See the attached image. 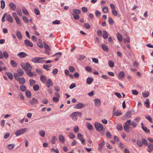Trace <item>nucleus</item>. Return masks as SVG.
Listing matches in <instances>:
<instances>
[{
  "instance_id": "c756f323",
  "label": "nucleus",
  "mask_w": 153,
  "mask_h": 153,
  "mask_svg": "<svg viewBox=\"0 0 153 153\" xmlns=\"http://www.w3.org/2000/svg\"><path fill=\"white\" fill-rule=\"evenodd\" d=\"M117 37L118 40L121 42L122 41V36L120 33H118L117 34Z\"/></svg>"
},
{
  "instance_id": "cd10ccee",
  "label": "nucleus",
  "mask_w": 153,
  "mask_h": 153,
  "mask_svg": "<svg viewBox=\"0 0 153 153\" xmlns=\"http://www.w3.org/2000/svg\"><path fill=\"white\" fill-rule=\"evenodd\" d=\"M16 10V12L18 15L19 16H21L22 14L21 9L19 7H17Z\"/></svg>"
},
{
  "instance_id": "a878e982",
  "label": "nucleus",
  "mask_w": 153,
  "mask_h": 153,
  "mask_svg": "<svg viewBox=\"0 0 153 153\" xmlns=\"http://www.w3.org/2000/svg\"><path fill=\"white\" fill-rule=\"evenodd\" d=\"M25 94L26 96L28 98H30L31 97V94L30 91L28 90H26L25 92Z\"/></svg>"
},
{
  "instance_id": "f8f14e48",
  "label": "nucleus",
  "mask_w": 153,
  "mask_h": 153,
  "mask_svg": "<svg viewBox=\"0 0 153 153\" xmlns=\"http://www.w3.org/2000/svg\"><path fill=\"white\" fill-rule=\"evenodd\" d=\"M17 56L20 58H24L26 56L27 54L24 52H21L19 53Z\"/></svg>"
},
{
  "instance_id": "4be33fe9",
  "label": "nucleus",
  "mask_w": 153,
  "mask_h": 153,
  "mask_svg": "<svg viewBox=\"0 0 153 153\" xmlns=\"http://www.w3.org/2000/svg\"><path fill=\"white\" fill-rule=\"evenodd\" d=\"M101 47L102 49L105 51L108 52L109 49L108 47L105 44H102L101 45Z\"/></svg>"
},
{
  "instance_id": "58836bf2",
  "label": "nucleus",
  "mask_w": 153,
  "mask_h": 153,
  "mask_svg": "<svg viewBox=\"0 0 153 153\" xmlns=\"http://www.w3.org/2000/svg\"><path fill=\"white\" fill-rule=\"evenodd\" d=\"M1 9H3L5 7V1L3 0L1 1Z\"/></svg>"
},
{
  "instance_id": "9b49d317",
  "label": "nucleus",
  "mask_w": 153,
  "mask_h": 153,
  "mask_svg": "<svg viewBox=\"0 0 153 153\" xmlns=\"http://www.w3.org/2000/svg\"><path fill=\"white\" fill-rule=\"evenodd\" d=\"M94 101L96 106H100L101 102L100 100L98 99H95L94 100Z\"/></svg>"
},
{
  "instance_id": "f704fd0d",
  "label": "nucleus",
  "mask_w": 153,
  "mask_h": 153,
  "mask_svg": "<svg viewBox=\"0 0 153 153\" xmlns=\"http://www.w3.org/2000/svg\"><path fill=\"white\" fill-rule=\"evenodd\" d=\"M33 89L35 91H37L39 89V86L38 85L35 84L34 85L33 87Z\"/></svg>"
},
{
  "instance_id": "20e7f679",
  "label": "nucleus",
  "mask_w": 153,
  "mask_h": 153,
  "mask_svg": "<svg viewBox=\"0 0 153 153\" xmlns=\"http://www.w3.org/2000/svg\"><path fill=\"white\" fill-rule=\"evenodd\" d=\"M95 126L96 129L98 131H101L103 128L102 125L98 123H96L95 124Z\"/></svg>"
},
{
  "instance_id": "6e6d98bb",
  "label": "nucleus",
  "mask_w": 153,
  "mask_h": 153,
  "mask_svg": "<svg viewBox=\"0 0 153 153\" xmlns=\"http://www.w3.org/2000/svg\"><path fill=\"white\" fill-rule=\"evenodd\" d=\"M22 18L23 20L25 22L27 23H29V21L28 19L25 16H22Z\"/></svg>"
},
{
  "instance_id": "a211bd4d",
  "label": "nucleus",
  "mask_w": 153,
  "mask_h": 153,
  "mask_svg": "<svg viewBox=\"0 0 153 153\" xmlns=\"http://www.w3.org/2000/svg\"><path fill=\"white\" fill-rule=\"evenodd\" d=\"M105 141L103 140L102 141L101 143L99 144L98 147V149L99 150H102V147L105 145Z\"/></svg>"
},
{
  "instance_id": "f3484780",
  "label": "nucleus",
  "mask_w": 153,
  "mask_h": 153,
  "mask_svg": "<svg viewBox=\"0 0 153 153\" xmlns=\"http://www.w3.org/2000/svg\"><path fill=\"white\" fill-rule=\"evenodd\" d=\"M17 74L19 76H22L24 74V71L21 68H19L17 71Z\"/></svg>"
},
{
  "instance_id": "0eeeda50",
  "label": "nucleus",
  "mask_w": 153,
  "mask_h": 153,
  "mask_svg": "<svg viewBox=\"0 0 153 153\" xmlns=\"http://www.w3.org/2000/svg\"><path fill=\"white\" fill-rule=\"evenodd\" d=\"M38 102V100L34 98H33L32 100H30V103L31 105L36 104Z\"/></svg>"
},
{
  "instance_id": "09e8293b",
  "label": "nucleus",
  "mask_w": 153,
  "mask_h": 153,
  "mask_svg": "<svg viewBox=\"0 0 153 153\" xmlns=\"http://www.w3.org/2000/svg\"><path fill=\"white\" fill-rule=\"evenodd\" d=\"M147 146H148L150 150L151 151L153 150V144L149 143L148 144Z\"/></svg>"
},
{
  "instance_id": "412c9836",
  "label": "nucleus",
  "mask_w": 153,
  "mask_h": 153,
  "mask_svg": "<svg viewBox=\"0 0 153 153\" xmlns=\"http://www.w3.org/2000/svg\"><path fill=\"white\" fill-rule=\"evenodd\" d=\"M125 76V73L123 71L120 72L118 74V76L119 79H123Z\"/></svg>"
},
{
  "instance_id": "5701e85b",
  "label": "nucleus",
  "mask_w": 153,
  "mask_h": 153,
  "mask_svg": "<svg viewBox=\"0 0 153 153\" xmlns=\"http://www.w3.org/2000/svg\"><path fill=\"white\" fill-rule=\"evenodd\" d=\"M26 71V73L27 75L30 76H33V73L31 71V70L30 69H27Z\"/></svg>"
},
{
  "instance_id": "a19ab883",
  "label": "nucleus",
  "mask_w": 153,
  "mask_h": 153,
  "mask_svg": "<svg viewBox=\"0 0 153 153\" xmlns=\"http://www.w3.org/2000/svg\"><path fill=\"white\" fill-rule=\"evenodd\" d=\"M102 11L105 13H107L108 12V7L106 6H105L102 8Z\"/></svg>"
},
{
  "instance_id": "e2e57ef3",
  "label": "nucleus",
  "mask_w": 153,
  "mask_h": 153,
  "mask_svg": "<svg viewBox=\"0 0 153 153\" xmlns=\"http://www.w3.org/2000/svg\"><path fill=\"white\" fill-rule=\"evenodd\" d=\"M14 76L15 79L17 80H18L19 79V75L16 73H15L13 74Z\"/></svg>"
},
{
  "instance_id": "39448f33",
  "label": "nucleus",
  "mask_w": 153,
  "mask_h": 153,
  "mask_svg": "<svg viewBox=\"0 0 153 153\" xmlns=\"http://www.w3.org/2000/svg\"><path fill=\"white\" fill-rule=\"evenodd\" d=\"M85 104H84L79 103L75 105L74 108H75L80 109L85 107Z\"/></svg>"
},
{
  "instance_id": "052dcab7",
  "label": "nucleus",
  "mask_w": 153,
  "mask_h": 153,
  "mask_svg": "<svg viewBox=\"0 0 153 153\" xmlns=\"http://www.w3.org/2000/svg\"><path fill=\"white\" fill-rule=\"evenodd\" d=\"M108 22L111 25H112L114 23V21L111 17L108 18Z\"/></svg>"
},
{
  "instance_id": "7ed1b4c3",
  "label": "nucleus",
  "mask_w": 153,
  "mask_h": 153,
  "mask_svg": "<svg viewBox=\"0 0 153 153\" xmlns=\"http://www.w3.org/2000/svg\"><path fill=\"white\" fill-rule=\"evenodd\" d=\"M27 130L26 128H23L20 129L18 130L15 133L16 136H20L23 134Z\"/></svg>"
},
{
  "instance_id": "338daca9",
  "label": "nucleus",
  "mask_w": 153,
  "mask_h": 153,
  "mask_svg": "<svg viewBox=\"0 0 153 153\" xmlns=\"http://www.w3.org/2000/svg\"><path fill=\"white\" fill-rule=\"evenodd\" d=\"M31 60L33 62L37 63L38 57L33 58Z\"/></svg>"
},
{
  "instance_id": "393cba45",
  "label": "nucleus",
  "mask_w": 153,
  "mask_h": 153,
  "mask_svg": "<svg viewBox=\"0 0 153 153\" xmlns=\"http://www.w3.org/2000/svg\"><path fill=\"white\" fill-rule=\"evenodd\" d=\"M19 81L20 84H23L25 83V80L24 78L21 77L19 79Z\"/></svg>"
},
{
  "instance_id": "3c124183",
  "label": "nucleus",
  "mask_w": 153,
  "mask_h": 153,
  "mask_svg": "<svg viewBox=\"0 0 153 153\" xmlns=\"http://www.w3.org/2000/svg\"><path fill=\"white\" fill-rule=\"evenodd\" d=\"M149 101L148 99H146V101L145 102V104H146V107L148 108L149 106Z\"/></svg>"
},
{
  "instance_id": "864d4df0",
  "label": "nucleus",
  "mask_w": 153,
  "mask_h": 153,
  "mask_svg": "<svg viewBox=\"0 0 153 153\" xmlns=\"http://www.w3.org/2000/svg\"><path fill=\"white\" fill-rule=\"evenodd\" d=\"M112 14L114 16H117V12L116 10L115 9H114L112 10Z\"/></svg>"
},
{
  "instance_id": "6ab92c4d",
  "label": "nucleus",
  "mask_w": 153,
  "mask_h": 153,
  "mask_svg": "<svg viewBox=\"0 0 153 153\" xmlns=\"http://www.w3.org/2000/svg\"><path fill=\"white\" fill-rule=\"evenodd\" d=\"M94 80V79L92 77H88L86 79V83L87 84H90Z\"/></svg>"
},
{
  "instance_id": "ea45409f",
  "label": "nucleus",
  "mask_w": 153,
  "mask_h": 153,
  "mask_svg": "<svg viewBox=\"0 0 153 153\" xmlns=\"http://www.w3.org/2000/svg\"><path fill=\"white\" fill-rule=\"evenodd\" d=\"M22 11L23 13L25 15H29V13L27 10V9L25 8H22Z\"/></svg>"
},
{
  "instance_id": "dca6fc26",
  "label": "nucleus",
  "mask_w": 153,
  "mask_h": 153,
  "mask_svg": "<svg viewBox=\"0 0 153 153\" xmlns=\"http://www.w3.org/2000/svg\"><path fill=\"white\" fill-rule=\"evenodd\" d=\"M16 35L18 37V38L19 40H21L22 39V36L20 32L19 31H16Z\"/></svg>"
},
{
  "instance_id": "13d9d810",
  "label": "nucleus",
  "mask_w": 153,
  "mask_h": 153,
  "mask_svg": "<svg viewBox=\"0 0 153 153\" xmlns=\"http://www.w3.org/2000/svg\"><path fill=\"white\" fill-rule=\"evenodd\" d=\"M87 127L90 130H92L93 129V127L89 123H88L87 124Z\"/></svg>"
},
{
  "instance_id": "423d86ee",
  "label": "nucleus",
  "mask_w": 153,
  "mask_h": 153,
  "mask_svg": "<svg viewBox=\"0 0 153 153\" xmlns=\"http://www.w3.org/2000/svg\"><path fill=\"white\" fill-rule=\"evenodd\" d=\"M25 44L27 46L32 47L33 46V44L32 43L27 39H25Z\"/></svg>"
},
{
  "instance_id": "c9c22d12",
  "label": "nucleus",
  "mask_w": 153,
  "mask_h": 153,
  "mask_svg": "<svg viewBox=\"0 0 153 153\" xmlns=\"http://www.w3.org/2000/svg\"><path fill=\"white\" fill-rule=\"evenodd\" d=\"M73 13H74V14H79L81 11L79 9H74L73 10Z\"/></svg>"
},
{
  "instance_id": "f257e3e1",
  "label": "nucleus",
  "mask_w": 153,
  "mask_h": 153,
  "mask_svg": "<svg viewBox=\"0 0 153 153\" xmlns=\"http://www.w3.org/2000/svg\"><path fill=\"white\" fill-rule=\"evenodd\" d=\"M131 123V120H127L123 125L124 128L126 132H128L129 131V128H131V127H129Z\"/></svg>"
},
{
  "instance_id": "c03bdc74",
  "label": "nucleus",
  "mask_w": 153,
  "mask_h": 153,
  "mask_svg": "<svg viewBox=\"0 0 153 153\" xmlns=\"http://www.w3.org/2000/svg\"><path fill=\"white\" fill-rule=\"evenodd\" d=\"M106 136L108 138H111L112 137V135L111 134L110 132L107 131L106 133Z\"/></svg>"
},
{
  "instance_id": "473e14b6",
  "label": "nucleus",
  "mask_w": 153,
  "mask_h": 153,
  "mask_svg": "<svg viewBox=\"0 0 153 153\" xmlns=\"http://www.w3.org/2000/svg\"><path fill=\"white\" fill-rule=\"evenodd\" d=\"M103 35L102 36L104 39H106L107 38L108 36V33L105 31H103Z\"/></svg>"
},
{
  "instance_id": "0e129e2a",
  "label": "nucleus",
  "mask_w": 153,
  "mask_h": 153,
  "mask_svg": "<svg viewBox=\"0 0 153 153\" xmlns=\"http://www.w3.org/2000/svg\"><path fill=\"white\" fill-rule=\"evenodd\" d=\"M85 69L88 72H91L92 71V68L88 66H87L85 67Z\"/></svg>"
},
{
  "instance_id": "e433bc0d",
  "label": "nucleus",
  "mask_w": 153,
  "mask_h": 153,
  "mask_svg": "<svg viewBox=\"0 0 153 153\" xmlns=\"http://www.w3.org/2000/svg\"><path fill=\"white\" fill-rule=\"evenodd\" d=\"M108 65L111 67H113L114 66V62L112 60H109L108 62Z\"/></svg>"
},
{
  "instance_id": "72a5a7b5",
  "label": "nucleus",
  "mask_w": 153,
  "mask_h": 153,
  "mask_svg": "<svg viewBox=\"0 0 153 153\" xmlns=\"http://www.w3.org/2000/svg\"><path fill=\"white\" fill-rule=\"evenodd\" d=\"M142 128L147 133H149L150 131L149 129L147 128L146 127L142 126Z\"/></svg>"
},
{
  "instance_id": "680f3d73",
  "label": "nucleus",
  "mask_w": 153,
  "mask_h": 153,
  "mask_svg": "<svg viewBox=\"0 0 153 153\" xmlns=\"http://www.w3.org/2000/svg\"><path fill=\"white\" fill-rule=\"evenodd\" d=\"M121 114L122 113L121 112V111L119 110H117L115 114H114V115L117 116H120Z\"/></svg>"
},
{
  "instance_id": "de8ad7c7",
  "label": "nucleus",
  "mask_w": 153,
  "mask_h": 153,
  "mask_svg": "<svg viewBox=\"0 0 153 153\" xmlns=\"http://www.w3.org/2000/svg\"><path fill=\"white\" fill-rule=\"evenodd\" d=\"M39 134L42 137H44L45 134V132L44 130H41L39 131Z\"/></svg>"
},
{
  "instance_id": "2f4dec72",
  "label": "nucleus",
  "mask_w": 153,
  "mask_h": 153,
  "mask_svg": "<svg viewBox=\"0 0 153 153\" xmlns=\"http://www.w3.org/2000/svg\"><path fill=\"white\" fill-rule=\"evenodd\" d=\"M57 138L55 136H53L51 139V143L52 144H54L56 143V141L57 140Z\"/></svg>"
},
{
  "instance_id": "4c0bfd02",
  "label": "nucleus",
  "mask_w": 153,
  "mask_h": 153,
  "mask_svg": "<svg viewBox=\"0 0 153 153\" xmlns=\"http://www.w3.org/2000/svg\"><path fill=\"white\" fill-rule=\"evenodd\" d=\"M141 141L142 143H143L145 146H147L148 145L147 141L146 139L143 138L141 139Z\"/></svg>"
},
{
  "instance_id": "7c9ffc66",
  "label": "nucleus",
  "mask_w": 153,
  "mask_h": 153,
  "mask_svg": "<svg viewBox=\"0 0 153 153\" xmlns=\"http://www.w3.org/2000/svg\"><path fill=\"white\" fill-rule=\"evenodd\" d=\"M5 73L10 79H13V75L11 73L7 72H6Z\"/></svg>"
},
{
  "instance_id": "9d476101",
  "label": "nucleus",
  "mask_w": 153,
  "mask_h": 153,
  "mask_svg": "<svg viewBox=\"0 0 153 153\" xmlns=\"http://www.w3.org/2000/svg\"><path fill=\"white\" fill-rule=\"evenodd\" d=\"M59 55L58 57H56V58L55 59V60L56 61H57L58 60L59 58H60L61 56L62 53L61 52H58L56 53L53 55V56H56V55Z\"/></svg>"
},
{
  "instance_id": "6e6552de",
  "label": "nucleus",
  "mask_w": 153,
  "mask_h": 153,
  "mask_svg": "<svg viewBox=\"0 0 153 153\" xmlns=\"http://www.w3.org/2000/svg\"><path fill=\"white\" fill-rule=\"evenodd\" d=\"M53 82L51 79H48L47 81L46 86L48 88H49L52 85Z\"/></svg>"
},
{
  "instance_id": "bb28decb",
  "label": "nucleus",
  "mask_w": 153,
  "mask_h": 153,
  "mask_svg": "<svg viewBox=\"0 0 153 153\" xmlns=\"http://www.w3.org/2000/svg\"><path fill=\"white\" fill-rule=\"evenodd\" d=\"M59 140L61 142L64 143L65 142V139L62 135H60L59 136Z\"/></svg>"
},
{
  "instance_id": "79ce46f5",
  "label": "nucleus",
  "mask_w": 153,
  "mask_h": 153,
  "mask_svg": "<svg viewBox=\"0 0 153 153\" xmlns=\"http://www.w3.org/2000/svg\"><path fill=\"white\" fill-rule=\"evenodd\" d=\"M17 24L19 26H22V24L19 18L15 19Z\"/></svg>"
},
{
  "instance_id": "5fc2aeb1",
  "label": "nucleus",
  "mask_w": 153,
  "mask_h": 153,
  "mask_svg": "<svg viewBox=\"0 0 153 153\" xmlns=\"http://www.w3.org/2000/svg\"><path fill=\"white\" fill-rule=\"evenodd\" d=\"M44 47L47 50L50 51V48L48 44L44 43Z\"/></svg>"
},
{
  "instance_id": "2eb2a0df",
  "label": "nucleus",
  "mask_w": 153,
  "mask_h": 153,
  "mask_svg": "<svg viewBox=\"0 0 153 153\" xmlns=\"http://www.w3.org/2000/svg\"><path fill=\"white\" fill-rule=\"evenodd\" d=\"M6 18L8 22L11 23H12L13 22V18L10 15H7L6 17Z\"/></svg>"
},
{
  "instance_id": "ddd939ff",
  "label": "nucleus",
  "mask_w": 153,
  "mask_h": 153,
  "mask_svg": "<svg viewBox=\"0 0 153 153\" xmlns=\"http://www.w3.org/2000/svg\"><path fill=\"white\" fill-rule=\"evenodd\" d=\"M40 80L43 83H45L47 81L46 77L43 75H41L40 76Z\"/></svg>"
},
{
  "instance_id": "f03ea898",
  "label": "nucleus",
  "mask_w": 153,
  "mask_h": 153,
  "mask_svg": "<svg viewBox=\"0 0 153 153\" xmlns=\"http://www.w3.org/2000/svg\"><path fill=\"white\" fill-rule=\"evenodd\" d=\"M81 113L79 112H75L71 114L70 117H71L73 119L77 120V117L78 116L81 117Z\"/></svg>"
},
{
  "instance_id": "bf43d9fd",
  "label": "nucleus",
  "mask_w": 153,
  "mask_h": 153,
  "mask_svg": "<svg viewBox=\"0 0 153 153\" xmlns=\"http://www.w3.org/2000/svg\"><path fill=\"white\" fill-rule=\"evenodd\" d=\"M73 16L75 19H79V15L78 14H74V13H73Z\"/></svg>"
},
{
  "instance_id": "603ef678",
  "label": "nucleus",
  "mask_w": 153,
  "mask_h": 153,
  "mask_svg": "<svg viewBox=\"0 0 153 153\" xmlns=\"http://www.w3.org/2000/svg\"><path fill=\"white\" fill-rule=\"evenodd\" d=\"M117 128L120 130H122L123 129V126L121 124H118L117 126Z\"/></svg>"
},
{
  "instance_id": "b1692460",
  "label": "nucleus",
  "mask_w": 153,
  "mask_h": 153,
  "mask_svg": "<svg viewBox=\"0 0 153 153\" xmlns=\"http://www.w3.org/2000/svg\"><path fill=\"white\" fill-rule=\"evenodd\" d=\"M10 64L13 67H16L17 66V64L13 60H11Z\"/></svg>"
},
{
  "instance_id": "774afa93",
  "label": "nucleus",
  "mask_w": 153,
  "mask_h": 153,
  "mask_svg": "<svg viewBox=\"0 0 153 153\" xmlns=\"http://www.w3.org/2000/svg\"><path fill=\"white\" fill-rule=\"evenodd\" d=\"M84 26L87 29H89L90 28V25L88 23H85Z\"/></svg>"
},
{
  "instance_id": "1a4fd4ad",
  "label": "nucleus",
  "mask_w": 153,
  "mask_h": 153,
  "mask_svg": "<svg viewBox=\"0 0 153 153\" xmlns=\"http://www.w3.org/2000/svg\"><path fill=\"white\" fill-rule=\"evenodd\" d=\"M124 117H127V119L131 118V111H127L125 114Z\"/></svg>"
},
{
  "instance_id": "4d7b16f0",
  "label": "nucleus",
  "mask_w": 153,
  "mask_h": 153,
  "mask_svg": "<svg viewBox=\"0 0 153 153\" xmlns=\"http://www.w3.org/2000/svg\"><path fill=\"white\" fill-rule=\"evenodd\" d=\"M95 15L97 17H99L101 15V13L99 11L97 10L95 12Z\"/></svg>"
},
{
  "instance_id": "4468645a",
  "label": "nucleus",
  "mask_w": 153,
  "mask_h": 153,
  "mask_svg": "<svg viewBox=\"0 0 153 153\" xmlns=\"http://www.w3.org/2000/svg\"><path fill=\"white\" fill-rule=\"evenodd\" d=\"M9 6L12 10L14 11L15 10L16 8V6L13 3L10 2L9 4Z\"/></svg>"
},
{
  "instance_id": "a18cd8bd",
  "label": "nucleus",
  "mask_w": 153,
  "mask_h": 153,
  "mask_svg": "<svg viewBox=\"0 0 153 153\" xmlns=\"http://www.w3.org/2000/svg\"><path fill=\"white\" fill-rule=\"evenodd\" d=\"M130 125H131L133 128H134L137 126V124L136 122L134 121L131 123Z\"/></svg>"
},
{
  "instance_id": "69168bd1",
  "label": "nucleus",
  "mask_w": 153,
  "mask_h": 153,
  "mask_svg": "<svg viewBox=\"0 0 153 153\" xmlns=\"http://www.w3.org/2000/svg\"><path fill=\"white\" fill-rule=\"evenodd\" d=\"M34 11L36 15H39L40 14L39 10L36 8H35L34 9Z\"/></svg>"
},
{
  "instance_id": "49530a36",
  "label": "nucleus",
  "mask_w": 153,
  "mask_h": 153,
  "mask_svg": "<svg viewBox=\"0 0 153 153\" xmlns=\"http://www.w3.org/2000/svg\"><path fill=\"white\" fill-rule=\"evenodd\" d=\"M14 144H10L8 145V148L10 150L13 149L15 147Z\"/></svg>"
},
{
  "instance_id": "c85d7f7f",
  "label": "nucleus",
  "mask_w": 153,
  "mask_h": 153,
  "mask_svg": "<svg viewBox=\"0 0 153 153\" xmlns=\"http://www.w3.org/2000/svg\"><path fill=\"white\" fill-rule=\"evenodd\" d=\"M20 89L22 91H25L26 90L27 87L25 85H20Z\"/></svg>"
},
{
  "instance_id": "8fccbe9b",
  "label": "nucleus",
  "mask_w": 153,
  "mask_h": 153,
  "mask_svg": "<svg viewBox=\"0 0 153 153\" xmlns=\"http://www.w3.org/2000/svg\"><path fill=\"white\" fill-rule=\"evenodd\" d=\"M4 57L6 59L8 58L9 56L8 54L6 51H4L3 52V55Z\"/></svg>"
},
{
  "instance_id": "37998d69",
  "label": "nucleus",
  "mask_w": 153,
  "mask_h": 153,
  "mask_svg": "<svg viewBox=\"0 0 153 153\" xmlns=\"http://www.w3.org/2000/svg\"><path fill=\"white\" fill-rule=\"evenodd\" d=\"M29 82L30 86H32L35 83L36 81L33 79H31L29 80Z\"/></svg>"
},
{
  "instance_id": "aec40b11",
  "label": "nucleus",
  "mask_w": 153,
  "mask_h": 153,
  "mask_svg": "<svg viewBox=\"0 0 153 153\" xmlns=\"http://www.w3.org/2000/svg\"><path fill=\"white\" fill-rule=\"evenodd\" d=\"M45 57H38L37 63H42L44 62V59H46Z\"/></svg>"
}]
</instances>
